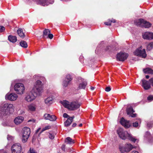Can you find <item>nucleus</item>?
Here are the masks:
<instances>
[{
  "instance_id": "obj_27",
  "label": "nucleus",
  "mask_w": 153,
  "mask_h": 153,
  "mask_svg": "<svg viewBox=\"0 0 153 153\" xmlns=\"http://www.w3.org/2000/svg\"><path fill=\"white\" fill-rule=\"evenodd\" d=\"M50 33V30L48 29H45L44 30L43 32V37L44 38H45L47 36H48V35Z\"/></svg>"
},
{
  "instance_id": "obj_39",
  "label": "nucleus",
  "mask_w": 153,
  "mask_h": 153,
  "mask_svg": "<svg viewBox=\"0 0 153 153\" xmlns=\"http://www.w3.org/2000/svg\"><path fill=\"white\" fill-rule=\"evenodd\" d=\"M133 126L134 127H137L138 126V123L137 122H136L133 123Z\"/></svg>"
},
{
  "instance_id": "obj_49",
  "label": "nucleus",
  "mask_w": 153,
  "mask_h": 153,
  "mask_svg": "<svg viewBox=\"0 0 153 153\" xmlns=\"http://www.w3.org/2000/svg\"><path fill=\"white\" fill-rule=\"evenodd\" d=\"M110 21V22H111V23L112 22H114V23H115V22H116V20H115V19H112Z\"/></svg>"
},
{
  "instance_id": "obj_41",
  "label": "nucleus",
  "mask_w": 153,
  "mask_h": 153,
  "mask_svg": "<svg viewBox=\"0 0 153 153\" xmlns=\"http://www.w3.org/2000/svg\"><path fill=\"white\" fill-rule=\"evenodd\" d=\"M149 81L151 85L153 87V77L151 78L149 80Z\"/></svg>"
},
{
  "instance_id": "obj_56",
  "label": "nucleus",
  "mask_w": 153,
  "mask_h": 153,
  "mask_svg": "<svg viewBox=\"0 0 153 153\" xmlns=\"http://www.w3.org/2000/svg\"><path fill=\"white\" fill-rule=\"evenodd\" d=\"M94 87H91V90H94Z\"/></svg>"
},
{
  "instance_id": "obj_1",
  "label": "nucleus",
  "mask_w": 153,
  "mask_h": 153,
  "mask_svg": "<svg viewBox=\"0 0 153 153\" xmlns=\"http://www.w3.org/2000/svg\"><path fill=\"white\" fill-rule=\"evenodd\" d=\"M42 91V82L39 80L36 82V85L33 87L31 92L25 97V100L28 102L34 100L37 95H39Z\"/></svg>"
},
{
  "instance_id": "obj_45",
  "label": "nucleus",
  "mask_w": 153,
  "mask_h": 153,
  "mask_svg": "<svg viewBox=\"0 0 153 153\" xmlns=\"http://www.w3.org/2000/svg\"><path fill=\"white\" fill-rule=\"evenodd\" d=\"M104 24L106 25H111V22H110V21H109L108 22H105Z\"/></svg>"
},
{
  "instance_id": "obj_21",
  "label": "nucleus",
  "mask_w": 153,
  "mask_h": 153,
  "mask_svg": "<svg viewBox=\"0 0 153 153\" xmlns=\"http://www.w3.org/2000/svg\"><path fill=\"white\" fill-rule=\"evenodd\" d=\"M8 39L10 42L13 43L15 42L17 40L16 37L12 35H10L8 36Z\"/></svg>"
},
{
  "instance_id": "obj_13",
  "label": "nucleus",
  "mask_w": 153,
  "mask_h": 153,
  "mask_svg": "<svg viewBox=\"0 0 153 153\" xmlns=\"http://www.w3.org/2000/svg\"><path fill=\"white\" fill-rule=\"evenodd\" d=\"M143 37L144 39L151 40L153 39V33L149 32H146L143 34Z\"/></svg>"
},
{
  "instance_id": "obj_18",
  "label": "nucleus",
  "mask_w": 153,
  "mask_h": 153,
  "mask_svg": "<svg viewBox=\"0 0 153 153\" xmlns=\"http://www.w3.org/2000/svg\"><path fill=\"white\" fill-rule=\"evenodd\" d=\"M24 117L22 116H19L16 117L14 120V123L16 125H18L22 122Z\"/></svg>"
},
{
  "instance_id": "obj_28",
  "label": "nucleus",
  "mask_w": 153,
  "mask_h": 153,
  "mask_svg": "<svg viewBox=\"0 0 153 153\" xmlns=\"http://www.w3.org/2000/svg\"><path fill=\"white\" fill-rule=\"evenodd\" d=\"M127 114L128 115H129L131 113H133L134 111L131 106L128 108L126 110Z\"/></svg>"
},
{
  "instance_id": "obj_11",
  "label": "nucleus",
  "mask_w": 153,
  "mask_h": 153,
  "mask_svg": "<svg viewBox=\"0 0 153 153\" xmlns=\"http://www.w3.org/2000/svg\"><path fill=\"white\" fill-rule=\"evenodd\" d=\"M128 56L126 53L120 52L117 54L116 58L117 60L123 62L127 58Z\"/></svg>"
},
{
  "instance_id": "obj_25",
  "label": "nucleus",
  "mask_w": 153,
  "mask_h": 153,
  "mask_svg": "<svg viewBox=\"0 0 153 153\" xmlns=\"http://www.w3.org/2000/svg\"><path fill=\"white\" fill-rule=\"evenodd\" d=\"M143 71L145 74H153V70H152L149 68L144 69H143Z\"/></svg>"
},
{
  "instance_id": "obj_32",
  "label": "nucleus",
  "mask_w": 153,
  "mask_h": 153,
  "mask_svg": "<svg viewBox=\"0 0 153 153\" xmlns=\"http://www.w3.org/2000/svg\"><path fill=\"white\" fill-rule=\"evenodd\" d=\"M69 83V81H68L65 79L63 82V85L64 87H66L68 86Z\"/></svg>"
},
{
  "instance_id": "obj_60",
  "label": "nucleus",
  "mask_w": 153,
  "mask_h": 153,
  "mask_svg": "<svg viewBox=\"0 0 153 153\" xmlns=\"http://www.w3.org/2000/svg\"><path fill=\"white\" fill-rule=\"evenodd\" d=\"M22 153H23L22 152Z\"/></svg>"
},
{
  "instance_id": "obj_2",
  "label": "nucleus",
  "mask_w": 153,
  "mask_h": 153,
  "mask_svg": "<svg viewBox=\"0 0 153 153\" xmlns=\"http://www.w3.org/2000/svg\"><path fill=\"white\" fill-rule=\"evenodd\" d=\"M13 111V105L11 104L5 103L1 108L0 117L4 119L6 117V116L9 115Z\"/></svg>"
},
{
  "instance_id": "obj_3",
  "label": "nucleus",
  "mask_w": 153,
  "mask_h": 153,
  "mask_svg": "<svg viewBox=\"0 0 153 153\" xmlns=\"http://www.w3.org/2000/svg\"><path fill=\"white\" fill-rule=\"evenodd\" d=\"M117 132L119 137L123 140L126 139L134 143L137 140L129 134L127 131H124L123 128H119L117 131Z\"/></svg>"
},
{
  "instance_id": "obj_6",
  "label": "nucleus",
  "mask_w": 153,
  "mask_h": 153,
  "mask_svg": "<svg viewBox=\"0 0 153 153\" xmlns=\"http://www.w3.org/2000/svg\"><path fill=\"white\" fill-rule=\"evenodd\" d=\"M30 133V129L29 128L25 127L23 128L22 131V140L23 143H25L27 141Z\"/></svg>"
},
{
  "instance_id": "obj_23",
  "label": "nucleus",
  "mask_w": 153,
  "mask_h": 153,
  "mask_svg": "<svg viewBox=\"0 0 153 153\" xmlns=\"http://www.w3.org/2000/svg\"><path fill=\"white\" fill-rule=\"evenodd\" d=\"M87 85V82L86 81H83L82 83H80L78 87L79 89H85Z\"/></svg>"
},
{
  "instance_id": "obj_44",
  "label": "nucleus",
  "mask_w": 153,
  "mask_h": 153,
  "mask_svg": "<svg viewBox=\"0 0 153 153\" xmlns=\"http://www.w3.org/2000/svg\"><path fill=\"white\" fill-rule=\"evenodd\" d=\"M7 139L8 140H11L13 139V137L11 136L8 135Z\"/></svg>"
},
{
  "instance_id": "obj_26",
  "label": "nucleus",
  "mask_w": 153,
  "mask_h": 153,
  "mask_svg": "<svg viewBox=\"0 0 153 153\" xmlns=\"http://www.w3.org/2000/svg\"><path fill=\"white\" fill-rule=\"evenodd\" d=\"M17 33L19 36L22 38H24L25 37V35L23 32L22 29H19L17 31Z\"/></svg>"
},
{
  "instance_id": "obj_37",
  "label": "nucleus",
  "mask_w": 153,
  "mask_h": 153,
  "mask_svg": "<svg viewBox=\"0 0 153 153\" xmlns=\"http://www.w3.org/2000/svg\"><path fill=\"white\" fill-rule=\"evenodd\" d=\"M147 99L149 100L152 101L153 100V96L150 95L147 97Z\"/></svg>"
},
{
  "instance_id": "obj_51",
  "label": "nucleus",
  "mask_w": 153,
  "mask_h": 153,
  "mask_svg": "<svg viewBox=\"0 0 153 153\" xmlns=\"http://www.w3.org/2000/svg\"><path fill=\"white\" fill-rule=\"evenodd\" d=\"M76 123H74L72 125V126L73 127H74L75 126H76Z\"/></svg>"
},
{
  "instance_id": "obj_5",
  "label": "nucleus",
  "mask_w": 153,
  "mask_h": 153,
  "mask_svg": "<svg viewBox=\"0 0 153 153\" xmlns=\"http://www.w3.org/2000/svg\"><path fill=\"white\" fill-rule=\"evenodd\" d=\"M136 146H133L130 143H128L124 146L120 145L119 149L121 153L129 152L133 149L135 148Z\"/></svg>"
},
{
  "instance_id": "obj_55",
  "label": "nucleus",
  "mask_w": 153,
  "mask_h": 153,
  "mask_svg": "<svg viewBox=\"0 0 153 153\" xmlns=\"http://www.w3.org/2000/svg\"><path fill=\"white\" fill-rule=\"evenodd\" d=\"M74 116H73V117H70L69 118H72V121H73V119L74 118Z\"/></svg>"
},
{
  "instance_id": "obj_19",
  "label": "nucleus",
  "mask_w": 153,
  "mask_h": 153,
  "mask_svg": "<svg viewBox=\"0 0 153 153\" xmlns=\"http://www.w3.org/2000/svg\"><path fill=\"white\" fill-rule=\"evenodd\" d=\"M53 99L52 96H51L45 99V102L47 105H50L52 103Z\"/></svg>"
},
{
  "instance_id": "obj_22",
  "label": "nucleus",
  "mask_w": 153,
  "mask_h": 153,
  "mask_svg": "<svg viewBox=\"0 0 153 153\" xmlns=\"http://www.w3.org/2000/svg\"><path fill=\"white\" fill-rule=\"evenodd\" d=\"M65 143L68 144H72L74 143V140L69 137H67L65 140Z\"/></svg>"
},
{
  "instance_id": "obj_50",
  "label": "nucleus",
  "mask_w": 153,
  "mask_h": 153,
  "mask_svg": "<svg viewBox=\"0 0 153 153\" xmlns=\"http://www.w3.org/2000/svg\"><path fill=\"white\" fill-rule=\"evenodd\" d=\"M31 121H32L33 122H34L35 121V120H28V122H29Z\"/></svg>"
},
{
  "instance_id": "obj_48",
  "label": "nucleus",
  "mask_w": 153,
  "mask_h": 153,
  "mask_svg": "<svg viewBox=\"0 0 153 153\" xmlns=\"http://www.w3.org/2000/svg\"><path fill=\"white\" fill-rule=\"evenodd\" d=\"M111 48V47L110 46H107L106 48L105 49V50L106 51H107L108 50H109L110 49V48Z\"/></svg>"
},
{
  "instance_id": "obj_7",
  "label": "nucleus",
  "mask_w": 153,
  "mask_h": 153,
  "mask_svg": "<svg viewBox=\"0 0 153 153\" xmlns=\"http://www.w3.org/2000/svg\"><path fill=\"white\" fill-rule=\"evenodd\" d=\"M134 22L137 25L141 27H144L145 28H149L150 27L151 25V24L149 22L141 19L136 20Z\"/></svg>"
},
{
  "instance_id": "obj_16",
  "label": "nucleus",
  "mask_w": 153,
  "mask_h": 153,
  "mask_svg": "<svg viewBox=\"0 0 153 153\" xmlns=\"http://www.w3.org/2000/svg\"><path fill=\"white\" fill-rule=\"evenodd\" d=\"M44 117L45 119L49 120L51 121H54L56 119V117L55 116L51 115L49 114H45Z\"/></svg>"
},
{
  "instance_id": "obj_30",
  "label": "nucleus",
  "mask_w": 153,
  "mask_h": 153,
  "mask_svg": "<svg viewBox=\"0 0 153 153\" xmlns=\"http://www.w3.org/2000/svg\"><path fill=\"white\" fill-rule=\"evenodd\" d=\"M153 48V42H150L147 47V49L149 51L151 50Z\"/></svg>"
},
{
  "instance_id": "obj_8",
  "label": "nucleus",
  "mask_w": 153,
  "mask_h": 153,
  "mask_svg": "<svg viewBox=\"0 0 153 153\" xmlns=\"http://www.w3.org/2000/svg\"><path fill=\"white\" fill-rule=\"evenodd\" d=\"M25 89L24 86L22 83H17L14 85V90L17 94H22L23 93Z\"/></svg>"
},
{
  "instance_id": "obj_47",
  "label": "nucleus",
  "mask_w": 153,
  "mask_h": 153,
  "mask_svg": "<svg viewBox=\"0 0 153 153\" xmlns=\"http://www.w3.org/2000/svg\"><path fill=\"white\" fill-rule=\"evenodd\" d=\"M65 145H63L62 147H61V149H62L64 151H65Z\"/></svg>"
},
{
  "instance_id": "obj_36",
  "label": "nucleus",
  "mask_w": 153,
  "mask_h": 153,
  "mask_svg": "<svg viewBox=\"0 0 153 153\" xmlns=\"http://www.w3.org/2000/svg\"><path fill=\"white\" fill-rule=\"evenodd\" d=\"M129 116L131 117H134L136 116L137 114H133V113H131L129 115H128Z\"/></svg>"
},
{
  "instance_id": "obj_14",
  "label": "nucleus",
  "mask_w": 153,
  "mask_h": 153,
  "mask_svg": "<svg viewBox=\"0 0 153 153\" xmlns=\"http://www.w3.org/2000/svg\"><path fill=\"white\" fill-rule=\"evenodd\" d=\"M141 81L142 82V86L145 90H148L151 88L150 83H149L148 81L144 79H142Z\"/></svg>"
},
{
  "instance_id": "obj_10",
  "label": "nucleus",
  "mask_w": 153,
  "mask_h": 153,
  "mask_svg": "<svg viewBox=\"0 0 153 153\" xmlns=\"http://www.w3.org/2000/svg\"><path fill=\"white\" fill-rule=\"evenodd\" d=\"M21 150L22 146L19 143L14 144L11 148L12 153H21Z\"/></svg>"
},
{
  "instance_id": "obj_52",
  "label": "nucleus",
  "mask_w": 153,
  "mask_h": 153,
  "mask_svg": "<svg viewBox=\"0 0 153 153\" xmlns=\"http://www.w3.org/2000/svg\"><path fill=\"white\" fill-rule=\"evenodd\" d=\"M131 153H139L137 151H133Z\"/></svg>"
},
{
  "instance_id": "obj_9",
  "label": "nucleus",
  "mask_w": 153,
  "mask_h": 153,
  "mask_svg": "<svg viewBox=\"0 0 153 153\" xmlns=\"http://www.w3.org/2000/svg\"><path fill=\"white\" fill-rule=\"evenodd\" d=\"M142 46L137 49L134 52V54L137 56H139L143 58L146 57L147 55L146 54L145 50L144 49H142Z\"/></svg>"
},
{
  "instance_id": "obj_38",
  "label": "nucleus",
  "mask_w": 153,
  "mask_h": 153,
  "mask_svg": "<svg viewBox=\"0 0 153 153\" xmlns=\"http://www.w3.org/2000/svg\"><path fill=\"white\" fill-rule=\"evenodd\" d=\"M153 123L152 122H149L147 124V126L149 128H150L152 126V125H153Z\"/></svg>"
},
{
  "instance_id": "obj_54",
  "label": "nucleus",
  "mask_w": 153,
  "mask_h": 153,
  "mask_svg": "<svg viewBox=\"0 0 153 153\" xmlns=\"http://www.w3.org/2000/svg\"><path fill=\"white\" fill-rule=\"evenodd\" d=\"M146 79H148L149 78V76L147 75L146 76Z\"/></svg>"
},
{
  "instance_id": "obj_34",
  "label": "nucleus",
  "mask_w": 153,
  "mask_h": 153,
  "mask_svg": "<svg viewBox=\"0 0 153 153\" xmlns=\"http://www.w3.org/2000/svg\"><path fill=\"white\" fill-rule=\"evenodd\" d=\"M53 35L52 34L49 33L48 35L46 36V37L45 38H49L50 39H51L53 38Z\"/></svg>"
},
{
  "instance_id": "obj_46",
  "label": "nucleus",
  "mask_w": 153,
  "mask_h": 153,
  "mask_svg": "<svg viewBox=\"0 0 153 153\" xmlns=\"http://www.w3.org/2000/svg\"><path fill=\"white\" fill-rule=\"evenodd\" d=\"M68 115L66 113H65L63 114V117L64 118H67L68 117Z\"/></svg>"
},
{
  "instance_id": "obj_29",
  "label": "nucleus",
  "mask_w": 153,
  "mask_h": 153,
  "mask_svg": "<svg viewBox=\"0 0 153 153\" xmlns=\"http://www.w3.org/2000/svg\"><path fill=\"white\" fill-rule=\"evenodd\" d=\"M20 45L23 47L26 48L27 45L26 42L24 41H22L20 43Z\"/></svg>"
},
{
  "instance_id": "obj_12",
  "label": "nucleus",
  "mask_w": 153,
  "mask_h": 153,
  "mask_svg": "<svg viewBox=\"0 0 153 153\" xmlns=\"http://www.w3.org/2000/svg\"><path fill=\"white\" fill-rule=\"evenodd\" d=\"M17 95L15 93L7 94L5 96V98L6 100L11 101L15 100L17 99Z\"/></svg>"
},
{
  "instance_id": "obj_17",
  "label": "nucleus",
  "mask_w": 153,
  "mask_h": 153,
  "mask_svg": "<svg viewBox=\"0 0 153 153\" xmlns=\"http://www.w3.org/2000/svg\"><path fill=\"white\" fill-rule=\"evenodd\" d=\"M120 122L121 124L126 128H128L130 126L129 121L125 120L123 118L121 119Z\"/></svg>"
},
{
  "instance_id": "obj_35",
  "label": "nucleus",
  "mask_w": 153,
  "mask_h": 153,
  "mask_svg": "<svg viewBox=\"0 0 153 153\" xmlns=\"http://www.w3.org/2000/svg\"><path fill=\"white\" fill-rule=\"evenodd\" d=\"M49 137L50 139H53L54 137V136L53 134L49 133Z\"/></svg>"
},
{
  "instance_id": "obj_33",
  "label": "nucleus",
  "mask_w": 153,
  "mask_h": 153,
  "mask_svg": "<svg viewBox=\"0 0 153 153\" xmlns=\"http://www.w3.org/2000/svg\"><path fill=\"white\" fill-rule=\"evenodd\" d=\"M51 128V126H45V127L44 128H42V131H43L46 130H48V129H50Z\"/></svg>"
},
{
  "instance_id": "obj_42",
  "label": "nucleus",
  "mask_w": 153,
  "mask_h": 153,
  "mask_svg": "<svg viewBox=\"0 0 153 153\" xmlns=\"http://www.w3.org/2000/svg\"><path fill=\"white\" fill-rule=\"evenodd\" d=\"M111 90L110 87H107L105 88V91L107 92H109Z\"/></svg>"
},
{
  "instance_id": "obj_58",
  "label": "nucleus",
  "mask_w": 153,
  "mask_h": 153,
  "mask_svg": "<svg viewBox=\"0 0 153 153\" xmlns=\"http://www.w3.org/2000/svg\"><path fill=\"white\" fill-rule=\"evenodd\" d=\"M39 129H38V130H37V132H38V131H39Z\"/></svg>"
},
{
  "instance_id": "obj_24",
  "label": "nucleus",
  "mask_w": 153,
  "mask_h": 153,
  "mask_svg": "<svg viewBox=\"0 0 153 153\" xmlns=\"http://www.w3.org/2000/svg\"><path fill=\"white\" fill-rule=\"evenodd\" d=\"M72 122V118H69L65 122L64 125L65 126H68L71 125Z\"/></svg>"
},
{
  "instance_id": "obj_40",
  "label": "nucleus",
  "mask_w": 153,
  "mask_h": 153,
  "mask_svg": "<svg viewBox=\"0 0 153 153\" xmlns=\"http://www.w3.org/2000/svg\"><path fill=\"white\" fill-rule=\"evenodd\" d=\"M29 153H37L33 149L30 148L29 151Z\"/></svg>"
},
{
  "instance_id": "obj_53",
  "label": "nucleus",
  "mask_w": 153,
  "mask_h": 153,
  "mask_svg": "<svg viewBox=\"0 0 153 153\" xmlns=\"http://www.w3.org/2000/svg\"><path fill=\"white\" fill-rule=\"evenodd\" d=\"M47 93L49 95L50 94H52V92H50L49 91H48Z\"/></svg>"
},
{
  "instance_id": "obj_31",
  "label": "nucleus",
  "mask_w": 153,
  "mask_h": 153,
  "mask_svg": "<svg viewBox=\"0 0 153 153\" xmlns=\"http://www.w3.org/2000/svg\"><path fill=\"white\" fill-rule=\"evenodd\" d=\"M65 79V80H66L70 82L71 81L72 79L70 75L69 74H68L66 76V77Z\"/></svg>"
},
{
  "instance_id": "obj_57",
  "label": "nucleus",
  "mask_w": 153,
  "mask_h": 153,
  "mask_svg": "<svg viewBox=\"0 0 153 153\" xmlns=\"http://www.w3.org/2000/svg\"><path fill=\"white\" fill-rule=\"evenodd\" d=\"M82 124L81 123V124H79V127H81L82 126Z\"/></svg>"
},
{
  "instance_id": "obj_43",
  "label": "nucleus",
  "mask_w": 153,
  "mask_h": 153,
  "mask_svg": "<svg viewBox=\"0 0 153 153\" xmlns=\"http://www.w3.org/2000/svg\"><path fill=\"white\" fill-rule=\"evenodd\" d=\"M0 31L1 32H3L5 30V28L2 26H0Z\"/></svg>"
},
{
  "instance_id": "obj_20",
  "label": "nucleus",
  "mask_w": 153,
  "mask_h": 153,
  "mask_svg": "<svg viewBox=\"0 0 153 153\" xmlns=\"http://www.w3.org/2000/svg\"><path fill=\"white\" fill-rule=\"evenodd\" d=\"M36 105L34 104H30L28 106V110L31 111H35L36 110Z\"/></svg>"
},
{
  "instance_id": "obj_59",
  "label": "nucleus",
  "mask_w": 153,
  "mask_h": 153,
  "mask_svg": "<svg viewBox=\"0 0 153 153\" xmlns=\"http://www.w3.org/2000/svg\"><path fill=\"white\" fill-rule=\"evenodd\" d=\"M146 133L148 134H149V132H146Z\"/></svg>"
},
{
  "instance_id": "obj_15",
  "label": "nucleus",
  "mask_w": 153,
  "mask_h": 153,
  "mask_svg": "<svg viewBox=\"0 0 153 153\" xmlns=\"http://www.w3.org/2000/svg\"><path fill=\"white\" fill-rule=\"evenodd\" d=\"M54 2L53 0H39V3L43 6H47L49 4H52Z\"/></svg>"
},
{
  "instance_id": "obj_4",
  "label": "nucleus",
  "mask_w": 153,
  "mask_h": 153,
  "mask_svg": "<svg viewBox=\"0 0 153 153\" xmlns=\"http://www.w3.org/2000/svg\"><path fill=\"white\" fill-rule=\"evenodd\" d=\"M62 105L65 107L70 110H74L79 108L80 105L77 102H70L66 100L61 102Z\"/></svg>"
}]
</instances>
